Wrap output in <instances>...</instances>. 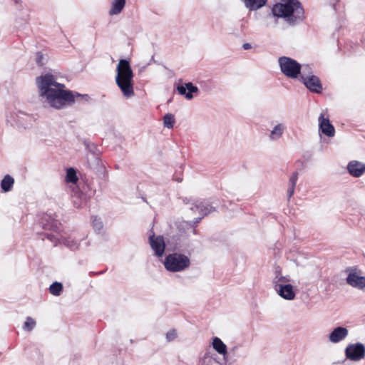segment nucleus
Listing matches in <instances>:
<instances>
[{"instance_id":"f257e3e1","label":"nucleus","mask_w":365,"mask_h":365,"mask_svg":"<svg viewBox=\"0 0 365 365\" xmlns=\"http://www.w3.org/2000/svg\"><path fill=\"white\" fill-rule=\"evenodd\" d=\"M36 83L39 96L43 102L56 109L71 106L75 101L88 102L90 100L88 94H80L66 89V86L57 82L56 78L51 73L36 77Z\"/></svg>"},{"instance_id":"f03ea898","label":"nucleus","mask_w":365,"mask_h":365,"mask_svg":"<svg viewBox=\"0 0 365 365\" xmlns=\"http://www.w3.org/2000/svg\"><path fill=\"white\" fill-rule=\"evenodd\" d=\"M271 14L283 19L290 26L302 23L305 19L304 9L299 0H280L272 7Z\"/></svg>"},{"instance_id":"7ed1b4c3","label":"nucleus","mask_w":365,"mask_h":365,"mask_svg":"<svg viewBox=\"0 0 365 365\" xmlns=\"http://www.w3.org/2000/svg\"><path fill=\"white\" fill-rule=\"evenodd\" d=\"M115 82L125 98L135 95L133 72L128 60L120 59L116 68Z\"/></svg>"},{"instance_id":"20e7f679","label":"nucleus","mask_w":365,"mask_h":365,"mask_svg":"<svg viewBox=\"0 0 365 365\" xmlns=\"http://www.w3.org/2000/svg\"><path fill=\"white\" fill-rule=\"evenodd\" d=\"M278 63L281 72L287 77L292 79H297L301 77L302 73L310 69L309 65H301L296 60L287 57L281 56L278 58Z\"/></svg>"},{"instance_id":"39448f33","label":"nucleus","mask_w":365,"mask_h":365,"mask_svg":"<svg viewBox=\"0 0 365 365\" xmlns=\"http://www.w3.org/2000/svg\"><path fill=\"white\" fill-rule=\"evenodd\" d=\"M190 265L189 257L181 253L169 254L165 259L164 266L165 269L172 272H182Z\"/></svg>"},{"instance_id":"423d86ee","label":"nucleus","mask_w":365,"mask_h":365,"mask_svg":"<svg viewBox=\"0 0 365 365\" xmlns=\"http://www.w3.org/2000/svg\"><path fill=\"white\" fill-rule=\"evenodd\" d=\"M300 81L311 92L315 93H321L322 91V84L319 78L314 75L302 73L300 77Z\"/></svg>"},{"instance_id":"0eeeda50","label":"nucleus","mask_w":365,"mask_h":365,"mask_svg":"<svg viewBox=\"0 0 365 365\" xmlns=\"http://www.w3.org/2000/svg\"><path fill=\"white\" fill-rule=\"evenodd\" d=\"M346 359L358 361L365 356V346L361 343L349 344L345 349Z\"/></svg>"},{"instance_id":"6e6552de","label":"nucleus","mask_w":365,"mask_h":365,"mask_svg":"<svg viewBox=\"0 0 365 365\" xmlns=\"http://www.w3.org/2000/svg\"><path fill=\"white\" fill-rule=\"evenodd\" d=\"M273 286L274 290L282 298L286 300H293L295 298L296 292L289 282H281Z\"/></svg>"},{"instance_id":"1a4fd4ad","label":"nucleus","mask_w":365,"mask_h":365,"mask_svg":"<svg viewBox=\"0 0 365 365\" xmlns=\"http://www.w3.org/2000/svg\"><path fill=\"white\" fill-rule=\"evenodd\" d=\"M150 245L151 248L154 250L155 255L158 257L163 256L165 244L163 236L155 237V235H152L149 237Z\"/></svg>"},{"instance_id":"9d476101","label":"nucleus","mask_w":365,"mask_h":365,"mask_svg":"<svg viewBox=\"0 0 365 365\" xmlns=\"http://www.w3.org/2000/svg\"><path fill=\"white\" fill-rule=\"evenodd\" d=\"M319 130L328 137H333L335 134L334 127L331 124L328 118H324L322 113L319 117Z\"/></svg>"},{"instance_id":"9b49d317","label":"nucleus","mask_w":365,"mask_h":365,"mask_svg":"<svg viewBox=\"0 0 365 365\" xmlns=\"http://www.w3.org/2000/svg\"><path fill=\"white\" fill-rule=\"evenodd\" d=\"M346 283L352 287L365 291V277H361L351 272L346 277Z\"/></svg>"},{"instance_id":"f8f14e48","label":"nucleus","mask_w":365,"mask_h":365,"mask_svg":"<svg viewBox=\"0 0 365 365\" xmlns=\"http://www.w3.org/2000/svg\"><path fill=\"white\" fill-rule=\"evenodd\" d=\"M177 90L180 95L185 96V97L188 100H190L193 98V93H197L198 91L197 87L194 86L190 82L182 85H178Z\"/></svg>"},{"instance_id":"ddd939ff","label":"nucleus","mask_w":365,"mask_h":365,"mask_svg":"<svg viewBox=\"0 0 365 365\" xmlns=\"http://www.w3.org/2000/svg\"><path fill=\"white\" fill-rule=\"evenodd\" d=\"M348 172L355 178L361 176L365 172V165L356 160H352L347 165Z\"/></svg>"},{"instance_id":"4468645a","label":"nucleus","mask_w":365,"mask_h":365,"mask_svg":"<svg viewBox=\"0 0 365 365\" xmlns=\"http://www.w3.org/2000/svg\"><path fill=\"white\" fill-rule=\"evenodd\" d=\"M348 329L345 327H338L333 329L329 335V339L332 343H338L344 340L348 335Z\"/></svg>"},{"instance_id":"2eb2a0df","label":"nucleus","mask_w":365,"mask_h":365,"mask_svg":"<svg viewBox=\"0 0 365 365\" xmlns=\"http://www.w3.org/2000/svg\"><path fill=\"white\" fill-rule=\"evenodd\" d=\"M195 207L197 210H199V214L202 217H205L216 210L215 207L212 206L210 203L202 200H196Z\"/></svg>"},{"instance_id":"dca6fc26","label":"nucleus","mask_w":365,"mask_h":365,"mask_svg":"<svg viewBox=\"0 0 365 365\" xmlns=\"http://www.w3.org/2000/svg\"><path fill=\"white\" fill-rule=\"evenodd\" d=\"M212 344L213 349L225 359L227 354L226 344L218 337L213 338Z\"/></svg>"},{"instance_id":"f3484780","label":"nucleus","mask_w":365,"mask_h":365,"mask_svg":"<svg viewBox=\"0 0 365 365\" xmlns=\"http://www.w3.org/2000/svg\"><path fill=\"white\" fill-rule=\"evenodd\" d=\"M268 0H244L245 6L250 11H256L266 5Z\"/></svg>"},{"instance_id":"a211bd4d","label":"nucleus","mask_w":365,"mask_h":365,"mask_svg":"<svg viewBox=\"0 0 365 365\" xmlns=\"http://www.w3.org/2000/svg\"><path fill=\"white\" fill-rule=\"evenodd\" d=\"M291 278L289 275L283 276L282 269L279 266L274 268V277L272 279V284H276L281 282H290Z\"/></svg>"},{"instance_id":"6ab92c4d","label":"nucleus","mask_w":365,"mask_h":365,"mask_svg":"<svg viewBox=\"0 0 365 365\" xmlns=\"http://www.w3.org/2000/svg\"><path fill=\"white\" fill-rule=\"evenodd\" d=\"M125 0H113L109 14L113 16L120 14L125 7Z\"/></svg>"},{"instance_id":"aec40b11","label":"nucleus","mask_w":365,"mask_h":365,"mask_svg":"<svg viewBox=\"0 0 365 365\" xmlns=\"http://www.w3.org/2000/svg\"><path fill=\"white\" fill-rule=\"evenodd\" d=\"M285 130V127L283 124L279 123L274 127L269 134V139L275 140L280 138Z\"/></svg>"},{"instance_id":"412c9836","label":"nucleus","mask_w":365,"mask_h":365,"mask_svg":"<svg viewBox=\"0 0 365 365\" xmlns=\"http://www.w3.org/2000/svg\"><path fill=\"white\" fill-rule=\"evenodd\" d=\"M14 179L9 175H6L1 182V187L4 192L10 191L14 185Z\"/></svg>"},{"instance_id":"4be33fe9","label":"nucleus","mask_w":365,"mask_h":365,"mask_svg":"<svg viewBox=\"0 0 365 365\" xmlns=\"http://www.w3.org/2000/svg\"><path fill=\"white\" fill-rule=\"evenodd\" d=\"M297 179H298V173L297 172L293 173L289 180V186H288V190H287L288 198H290L294 192V189H295Z\"/></svg>"},{"instance_id":"5701e85b","label":"nucleus","mask_w":365,"mask_h":365,"mask_svg":"<svg viewBox=\"0 0 365 365\" xmlns=\"http://www.w3.org/2000/svg\"><path fill=\"white\" fill-rule=\"evenodd\" d=\"M63 284L61 282H55L49 287V292L53 296H59L63 292Z\"/></svg>"},{"instance_id":"b1692460","label":"nucleus","mask_w":365,"mask_h":365,"mask_svg":"<svg viewBox=\"0 0 365 365\" xmlns=\"http://www.w3.org/2000/svg\"><path fill=\"white\" fill-rule=\"evenodd\" d=\"M175 117L171 113H167L163 117V125L165 128H173L175 124Z\"/></svg>"},{"instance_id":"393cba45","label":"nucleus","mask_w":365,"mask_h":365,"mask_svg":"<svg viewBox=\"0 0 365 365\" xmlns=\"http://www.w3.org/2000/svg\"><path fill=\"white\" fill-rule=\"evenodd\" d=\"M62 243H63L66 247L70 248L72 250H75L78 249L79 243L77 240H74L71 237L68 238H62Z\"/></svg>"},{"instance_id":"a878e982","label":"nucleus","mask_w":365,"mask_h":365,"mask_svg":"<svg viewBox=\"0 0 365 365\" xmlns=\"http://www.w3.org/2000/svg\"><path fill=\"white\" fill-rule=\"evenodd\" d=\"M66 178V181L68 182L76 183L78 181V178L76 176V172L72 168H70L67 170Z\"/></svg>"},{"instance_id":"bb28decb","label":"nucleus","mask_w":365,"mask_h":365,"mask_svg":"<svg viewBox=\"0 0 365 365\" xmlns=\"http://www.w3.org/2000/svg\"><path fill=\"white\" fill-rule=\"evenodd\" d=\"M43 228L44 230H53L56 232H58L60 230L59 225L58 224V222L56 221H53V220H52L51 222L43 224Z\"/></svg>"},{"instance_id":"cd10ccee","label":"nucleus","mask_w":365,"mask_h":365,"mask_svg":"<svg viewBox=\"0 0 365 365\" xmlns=\"http://www.w3.org/2000/svg\"><path fill=\"white\" fill-rule=\"evenodd\" d=\"M36 326V322L31 317H28L24 324V329L30 331L34 329Z\"/></svg>"},{"instance_id":"c85d7f7f","label":"nucleus","mask_w":365,"mask_h":365,"mask_svg":"<svg viewBox=\"0 0 365 365\" xmlns=\"http://www.w3.org/2000/svg\"><path fill=\"white\" fill-rule=\"evenodd\" d=\"M93 227L96 231H100L103 228V223L100 218L93 217L92 220Z\"/></svg>"},{"instance_id":"c756f323","label":"nucleus","mask_w":365,"mask_h":365,"mask_svg":"<svg viewBox=\"0 0 365 365\" xmlns=\"http://www.w3.org/2000/svg\"><path fill=\"white\" fill-rule=\"evenodd\" d=\"M46 238L54 243V245H56L58 242H61L62 238H59L58 235L56 234H45Z\"/></svg>"},{"instance_id":"7c9ffc66","label":"nucleus","mask_w":365,"mask_h":365,"mask_svg":"<svg viewBox=\"0 0 365 365\" xmlns=\"http://www.w3.org/2000/svg\"><path fill=\"white\" fill-rule=\"evenodd\" d=\"M177 337V333L175 329L170 330L166 334V339L168 341H171Z\"/></svg>"},{"instance_id":"2f4dec72","label":"nucleus","mask_w":365,"mask_h":365,"mask_svg":"<svg viewBox=\"0 0 365 365\" xmlns=\"http://www.w3.org/2000/svg\"><path fill=\"white\" fill-rule=\"evenodd\" d=\"M43 55L41 52H38L36 53V62L38 66H43Z\"/></svg>"},{"instance_id":"473e14b6","label":"nucleus","mask_w":365,"mask_h":365,"mask_svg":"<svg viewBox=\"0 0 365 365\" xmlns=\"http://www.w3.org/2000/svg\"><path fill=\"white\" fill-rule=\"evenodd\" d=\"M190 210L194 212H198L199 213V210H197L196 207H195V201H194L192 203V206L190 207Z\"/></svg>"},{"instance_id":"72a5a7b5","label":"nucleus","mask_w":365,"mask_h":365,"mask_svg":"<svg viewBox=\"0 0 365 365\" xmlns=\"http://www.w3.org/2000/svg\"><path fill=\"white\" fill-rule=\"evenodd\" d=\"M242 48L245 49V50H248V49H250L252 48V46L250 43H245L242 45Z\"/></svg>"},{"instance_id":"f704fd0d","label":"nucleus","mask_w":365,"mask_h":365,"mask_svg":"<svg viewBox=\"0 0 365 365\" xmlns=\"http://www.w3.org/2000/svg\"><path fill=\"white\" fill-rule=\"evenodd\" d=\"M203 217H202V216L201 215L200 217L195 219V220L193 221V223H194L195 225H197Z\"/></svg>"},{"instance_id":"c9c22d12","label":"nucleus","mask_w":365,"mask_h":365,"mask_svg":"<svg viewBox=\"0 0 365 365\" xmlns=\"http://www.w3.org/2000/svg\"><path fill=\"white\" fill-rule=\"evenodd\" d=\"M189 201H190V200H189L187 198H185V199H183V202H184V203H185V204H188V203H189Z\"/></svg>"},{"instance_id":"e433bc0d","label":"nucleus","mask_w":365,"mask_h":365,"mask_svg":"<svg viewBox=\"0 0 365 365\" xmlns=\"http://www.w3.org/2000/svg\"><path fill=\"white\" fill-rule=\"evenodd\" d=\"M94 158H95V161L98 162V158L96 157Z\"/></svg>"},{"instance_id":"4c0bfd02","label":"nucleus","mask_w":365,"mask_h":365,"mask_svg":"<svg viewBox=\"0 0 365 365\" xmlns=\"http://www.w3.org/2000/svg\"><path fill=\"white\" fill-rule=\"evenodd\" d=\"M15 3H18L19 0H14Z\"/></svg>"},{"instance_id":"58836bf2","label":"nucleus","mask_w":365,"mask_h":365,"mask_svg":"<svg viewBox=\"0 0 365 365\" xmlns=\"http://www.w3.org/2000/svg\"><path fill=\"white\" fill-rule=\"evenodd\" d=\"M244 2V0H242Z\"/></svg>"}]
</instances>
